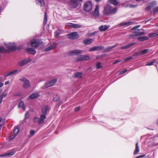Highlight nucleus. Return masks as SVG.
<instances>
[{"label":"nucleus","mask_w":158,"mask_h":158,"mask_svg":"<svg viewBox=\"0 0 158 158\" xmlns=\"http://www.w3.org/2000/svg\"><path fill=\"white\" fill-rule=\"evenodd\" d=\"M158 35V33L156 32L149 34L148 36L150 38H153Z\"/></svg>","instance_id":"7c9ffc66"},{"label":"nucleus","mask_w":158,"mask_h":158,"mask_svg":"<svg viewBox=\"0 0 158 158\" xmlns=\"http://www.w3.org/2000/svg\"><path fill=\"white\" fill-rule=\"evenodd\" d=\"M39 96V94L37 93L34 92L29 96V97L31 99H33L37 98Z\"/></svg>","instance_id":"4be33fe9"},{"label":"nucleus","mask_w":158,"mask_h":158,"mask_svg":"<svg viewBox=\"0 0 158 158\" xmlns=\"http://www.w3.org/2000/svg\"><path fill=\"white\" fill-rule=\"evenodd\" d=\"M92 42V39H90V38H88L87 39H86L85 40H84L83 41V43L85 44V45H88L91 43Z\"/></svg>","instance_id":"b1692460"},{"label":"nucleus","mask_w":158,"mask_h":158,"mask_svg":"<svg viewBox=\"0 0 158 158\" xmlns=\"http://www.w3.org/2000/svg\"><path fill=\"white\" fill-rule=\"evenodd\" d=\"M156 124L157 126H158V118L156 121Z\"/></svg>","instance_id":"69168bd1"},{"label":"nucleus","mask_w":158,"mask_h":158,"mask_svg":"<svg viewBox=\"0 0 158 158\" xmlns=\"http://www.w3.org/2000/svg\"><path fill=\"white\" fill-rule=\"evenodd\" d=\"M146 156V155H141V156H137V157H136L135 158H142L144 156Z\"/></svg>","instance_id":"bf43d9fd"},{"label":"nucleus","mask_w":158,"mask_h":158,"mask_svg":"<svg viewBox=\"0 0 158 158\" xmlns=\"http://www.w3.org/2000/svg\"><path fill=\"white\" fill-rule=\"evenodd\" d=\"M31 60L30 59H25L19 61L18 63V64L19 66H23L25 65L28 63Z\"/></svg>","instance_id":"f8f14e48"},{"label":"nucleus","mask_w":158,"mask_h":158,"mask_svg":"<svg viewBox=\"0 0 158 158\" xmlns=\"http://www.w3.org/2000/svg\"><path fill=\"white\" fill-rule=\"evenodd\" d=\"M158 145V143H153V144H152V146H156Z\"/></svg>","instance_id":"680f3d73"},{"label":"nucleus","mask_w":158,"mask_h":158,"mask_svg":"<svg viewBox=\"0 0 158 158\" xmlns=\"http://www.w3.org/2000/svg\"><path fill=\"white\" fill-rule=\"evenodd\" d=\"M18 71V70H14L11 72H10L9 73H6V74L5 75V76L6 77H7L10 76L12 74H14V73H16V72H17Z\"/></svg>","instance_id":"c756f323"},{"label":"nucleus","mask_w":158,"mask_h":158,"mask_svg":"<svg viewBox=\"0 0 158 158\" xmlns=\"http://www.w3.org/2000/svg\"><path fill=\"white\" fill-rule=\"evenodd\" d=\"M49 109V107L47 106H45L42 107L41 111L42 114L40 115V123H42L44 122V119L46 118L47 111Z\"/></svg>","instance_id":"f03ea898"},{"label":"nucleus","mask_w":158,"mask_h":158,"mask_svg":"<svg viewBox=\"0 0 158 158\" xmlns=\"http://www.w3.org/2000/svg\"><path fill=\"white\" fill-rule=\"evenodd\" d=\"M6 6V2L3 3L0 6V9L3 11Z\"/></svg>","instance_id":"72a5a7b5"},{"label":"nucleus","mask_w":158,"mask_h":158,"mask_svg":"<svg viewBox=\"0 0 158 158\" xmlns=\"http://www.w3.org/2000/svg\"><path fill=\"white\" fill-rule=\"evenodd\" d=\"M56 81L57 79H53L48 82L45 83V87H48L52 86L54 85V84L56 82Z\"/></svg>","instance_id":"ddd939ff"},{"label":"nucleus","mask_w":158,"mask_h":158,"mask_svg":"<svg viewBox=\"0 0 158 158\" xmlns=\"http://www.w3.org/2000/svg\"><path fill=\"white\" fill-rule=\"evenodd\" d=\"M82 53V51L80 50H75L69 52L68 54L69 56H77Z\"/></svg>","instance_id":"6e6552de"},{"label":"nucleus","mask_w":158,"mask_h":158,"mask_svg":"<svg viewBox=\"0 0 158 158\" xmlns=\"http://www.w3.org/2000/svg\"><path fill=\"white\" fill-rule=\"evenodd\" d=\"M59 99V97L58 96L56 95L54 98L53 101L54 102H56L58 101Z\"/></svg>","instance_id":"09e8293b"},{"label":"nucleus","mask_w":158,"mask_h":158,"mask_svg":"<svg viewBox=\"0 0 158 158\" xmlns=\"http://www.w3.org/2000/svg\"><path fill=\"white\" fill-rule=\"evenodd\" d=\"M118 9V8L116 7L112 8L111 6L107 5L104 7L103 13L104 15L106 16L114 15L116 13Z\"/></svg>","instance_id":"f257e3e1"},{"label":"nucleus","mask_w":158,"mask_h":158,"mask_svg":"<svg viewBox=\"0 0 158 158\" xmlns=\"http://www.w3.org/2000/svg\"><path fill=\"white\" fill-rule=\"evenodd\" d=\"M6 46L9 49L11 50H15L17 49L16 45L15 44L10 45L7 44Z\"/></svg>","instance_id":"a211bd4d"},{"label":"nucleus","mask_w":158,"mask_h":158,"mask_svg":"<svg viewBox=\"0 0 158 158\" xmlns=\"http://www.w3.org/2000/svg\"><path fill=\"white\" fill-rule=\"evenodd\" d=\"M99 6L98 5H97L95 6L94 15L96 17H97L99 16Z\"/></svg>","instance_id":"aec40b11"},{"label":"nucleus","mask_w":158,"mask_h":158,"mask_svg":"<svg viewBox=\"0 0 158 158\" xmlns=\"http://www.w3.org/2000/svg\"><path fill=\"white\" fill-rule=\"evenodd\" d=\"M156 61V59H155L153 60L149 63H147L145 65L147 66H150L152 65L153 64L155 63Z\"/></svg>","instance_id":"58836bf2"},{"label":"nucleus","mask_w":158,"mask_h":158,"mask_svg":"<svg viewBox=\"0 0 158 158\" xmlns=\"http://www.w3.org/2000/svg\"><path fill=\"white\" fill-rule=\"evenodd\" d=\"M137 36L135 32L134 31L132 32V33L130 35L129 37L130 39H133L136 38Z\"/></svg>","instance_id":"f704fd0d"},{"label":"nucleus","mask_w":158,"mask_h":158,"mask_svg":"<svg viewBox=\"0 0 158 158\" xmlns=\"http://www.w3.org/2000/svg\"><path fill=\"white\" fill-rule=\"evenodd\" d=\"M18 107L19 108L22 107L23 111H24L25 110V107L24 105V103L22 101L19 103Z\"/></svg>","instance_id":"bb28decb"},{"label":"nucleus","mask_w":158,"mask_h":158,"mask_svg":"<svg viewBox=\"0 0 158 158\" xmlns=\"http://www.w3.org/2000/svg\"><path fill=\"white\" fill-rule=\"evenodd\" d=\"M7 95V93H3L0 96V97L1 98H2V99H3V98H6Z\"/></svg>","instance_id":"de8ad7c7"},{"label":"nucleus","mask_w":158,"mask_h":158,"mask_svg":"<svg viewBox=\"0 0 158 158\" xmlns=\"http://www.w3.org/2000/svg\"><path fill=\"white\" fill-rule=\"evenodd\" d=\"M36 2L37 4L41 6H43L45 4L43 0H36Z\"/></svg>","instance_id":"393cba45"},{"label":"nucleus","mask_w":158,"mask_h":158,"mask_svg":"<svg viewBox=\"0 0 158 158\" xmlns=\"http://www.w3.org/2000/svg\"><path fill=\"white\" fill-rule=\"evenodd\" d=\"M156 137H158V133L156 135Z\"/></svg>","instance_id":"774afa93"},{"label":"nucleus","mask_w":158,"mask_h":158,"mask_svg":"<svg viewBox=\"0 0 158 158\" xmlns=\"http://www.w3.org/2000/svg\"><path fill=\"white\" fill-rule=\"evenodd\" d=\"M3 11V10H2L1 9H0V13L2 12Z\"/></svg>","instance_id":"338daca9"},{"label":"nucleus","mask_w":158,"mask_h":158,"mask_svg":"<svg viewBox=\"0 0 158 158\" xmlns=\"http://www.w3.org/2000/svg\"><path fill=\"white\" fill-rule=\"evenodd\" d=\"M141 54L140 52V51H139L137 52H135L134 53L133 55V56H141Z\"/></svg>","instance_id":"a18cd8bd"},{"label":"nucleus","mask_w":158,"mask_h":158,"mask_svg":"<svg viewBox=\"0 0 158 158\" xmlns=\"http://www.w3.org/2000/svg\"><path fill=\"white\" fill-rule=\"evenodd\" d=\"M139 151V147L138 145V143L137 142L135 145V148L134 152L133 154L136 155L138 154Z\"/></svg>","instance_id":"412c9836"},{"label":"nucleus","mask_w":158,"mask_h":158,"mask_svg":"<svg viewBox=\"0 0 158 158\" xmlns=\"http://www.w3.org/2000/svg\"><path fill=\"white\" fill-rule=\"evenodd\" d=\"M53 48V45L51 44H49L48 46L44 49V51L45 52L49 51L52 50Z\"/></svg>","instance_id":"473e14b6"},{"label":"nucleus","mask_w":158,"mask_h":158,"mask_svg":"<svg viewBox=\"0 0 158 158\" xmlns=\"http://www.w3.org/2000/svg\"><path fill=\"white\" fill-rule=\"evenodd\" d=\"M134 23L133 21H129L127 22H123L117 25V26H119V27L122 26H127L132 25Z\"/></svg>","instance_id":"4468645a"},{"label":"nucleus","mask_w":158,"mask_h":158,"mask_svg":"<svg viewBox=\"0 0 158 158\" xmlns=\"http://www.w3.org/2000/svg\"><path fill=\"white\" fill-rule=\"evenodd\" d=\"M43 42L40 39H33L31 41V46L36 48L43 45Z\"/></svg>","instance_id":"7ed1b4c3"},{"label":"nucleus","mask_w":158,"mask_h":158,"mask_svg":"<svg viewBox=\"0 0 158 158\" xmlns=\"http://www.w3.org/2000/svg\"><path fill=\"white\" fill-rule=\"evenodd\" d=\"M3 85V83H0V88L2 87Z\"/></svg>","instance_id":"0e129e2a"},{"label":"nucleus","mask_w":158,"mask_h":158,"mask_svg":"<svg viewBox=\"0 0 158 158\" xmlns=\"http://www.w3.org/2000/svg\"><path fill=\"white\" fill-rule=\"evenodd\" d=\"M104 47L102 46L94 47L89 49V51H99L103 49Z\"/></svg>","instance_id":"2eb2a0df"},{"label":"nucleus","mask_w":158,"mask_h":158,"mask_svg":"<svg viewBox=\"0 0 158 158\" xmlns=\"http://www.w3.org/2000/svg\"><path fill=\"white\" fill-rule=\"evenodd\" d=\"M90 58L89 56L85 55H82L77 57V61H79L84 60H88Z\"/></svg>","instance_id":"9d476101"},{"label":"nucleus","mask_w":158,"mask_h":158,"mask_svg":"<svg viewBox=\"0 0 158 158\" xmlns=\"http://www.w3.org/2000/svg\"><path fill=\"white\" fill-rule=\"evenodd\" d=\"M140 25L132 27L131 29V30H134V32L137 36H141L145 34L144 31L142 29H137L140 27Z\"/></svg>","instance_id":"20e7f679"},{"label":"nucleus","mask_w":158,"mask_h":158,"mask_svg":"<svg viewBox=\"0 0 158 158\" xmlns=\"http://www.w3.org/2000/svg\"><path fill=\"white\" fill-rule=\"evenodd\" d=\"M40 118H37L35 117L33 119V121L34 122H38V123L39 125H40L42 123H40Z\"/></svg>","instance_id":"4c0bfd02"},{"label":"nucleus","mask_w":158,"mask_h":158,"mask_svg":"<svg viewBox=\"0 0 158 158\" xmlns=\"http://www.w3.org/2000/svg\"><path fill=\"white\" fill-rule=\"evenodd\" d=\"M121 60H115L114 62L113 63V65H115V64H117V63H118V62H120V61H121Z\"/></svg>","instance_id":"864d4df0"},{"label":"nucleus","mask_w":158,"mask_h":158,"mask_svg":"<svg viewBox=\"0 0 158 158\" xmlns=\"http://www.w3.org/2000/svg\"><path fill=\"white\" fill-rule=\"evenodd\" d=\"M116 46V45H114L113 46H112L109 47L107 48V49H106V50H110V49H111L114 48Z\"/></svg>","instance_id":"5fc2aeb1"},{"label":"nucleus","mask_w":158,"mask_h":158,"mask_svg":"<svg viewBox=\"0 0 158 158\" xmlns=\"http://www.w3.org/2000/svg\"><path fill=\"white\" fill-rule=\"evenodd\" d=\"M157 4V2L156 1L153 0L149 3L146 9L148 10H150L152 8L156 6Z\"/></svg>","instance_id":"9b49d317"},{"label":"nucleus","mask_w":158,"mask_h":158,"mask_svg":"<svg viewBox=\"0 0 158 158\" xmlns=\"http://www.w3.org/2000/svg\"><path fill=\"white\" fill-rule=\"evenodd\" d=\"M82 1V0H70L69 5L71 8H74L77 7L78 4Z\"/></svg>","instance_id":"0eeeda50"},{"label":"nucleus","mask_w":158,"mask_h":158,"mask_svg":"<svg viewBox=\"0 0 158 158\" xmlns=\"http://www.w3.org/2000/svg\"><path fill=\"white\" fill-rule=\"evenodd\" d=\"M15 153V152L14 151L11 152H8L7 154L5 155H1L0 156V157H5L7 156H12L14 155Z\"/></svg>","instance_id":"2f4dec72"},{"label":"nucleus","mask_w":158,"mask_h":158,"mask_svg":"<svg viewBox=\"0 0 158 158\" xmlns=\"http://www.w3.org/2000/svg\"><path fill=\"white\" fill-rule=\"evenodd\" d=\"M109 2L114 5H116L118 4L116 0H109Z\"/></svg>","instance_id":"37998d69"},{"label":"nucleus","mask_w":158,"mask_h":158,"mask_svg":"<svg viewBox=\"0 0 158 158\" xmlns=\"http://www.w3.org/2000/svg\"><path fill=\"white\" fill-rule=\"evenodd\" d=\"M158 12V6L153 9L152 12L153 14H155Z\"/></svg>","instance_id":"c03bdc74"},{"label":"nucleus","mask_w":158,"mask_h":158,"mask_svg":"<svg viewBox=\"0 0 158 158\" xmlns=\"http://www.w3.org/2000/svg\"><path fill=\"white\" fill-rule=\"evenodd\" d=\"M138 39L139 41H142L148 40L149 38L148 37L144 36L142 37H138Z\"/></svg>","instance_id":"cd10ccee"},{"label":"nucleus","mask_w":158,"mask_h":158,"mask_svg":"<svg viewBox=\"0 0 158 158\" xmlns=\"http://www.w3.org/2000/svg\"><path fill=\"white\" fill-rule=\"evenodd\" d=\"M135 44V43H131L121 47L120 48L121 49H124L129 48L133 46Z\"/></svg>","instance_id":"f3484780"},{"label":"nucleus","mask_w":158,"mask_h":158,"mask_svg":"<svg viewBox=\"0 0 158 158\" xmlns=\"http://www.w3.org/2000/svg\"><path fill=\"white\" fill-rule=\"evenodd\" d=\"M127 71H128V70L127 69L122 70L120 72L119 74H123L125 73Z\"/></svg>","instance_id":"603ef678"},{"label":"nucleus","mask_w":158,"mask_h":158,"mask_svg":"<svg viewBox=\"0 0 158 158\" xmlns=\"http://www.w3.org/2000/svg\"><path fill=\"white\" fill-rule=\"evenodd\" d=\"M29 116V113L28 112H27L25 115V118L27 119L28 118Z\"/></svg>","instance_id":"6e6d98bb"},{"label":"nucleus","mask_w":158,"mask_h":158,"mask_svg":"<svg viewBox=\"0 0 158 158\" xmlns=\"http://www.w3.org/2000/svg\"><path fill=\"white\" fill-rule=\"evenodd\" d=\"M9 81H6V82H5V85H8V84H9Z\"/></svg>","instance_id":"e2e57ef3"},{"label":"nucleus","mask_w":158,"mask_h":158,"mask_svg":"<svg viewBox=\"0 0 158 158\" xmlns=\"http://www.w3.org/2000/svg\"><path fill=\"white\" fill-rule=\"evenodd\" d=\"M19 128L18 127H16L15 128L14 131H13V133L14 135V137H12V136H10V139H12L14 138L15 135H17L19 133Z\"/></svg>","instance_id":"5701e85b"},{"label":"nucleus","mask_w":158,"mask_h":158,"mask_svg":"<svg viewBox=\"0 0 158 158\" xmlns=\"http://www.w3.org/2000/svg\"><path fill=\"white\" fill-rule=\"evenodd\" d=\"M96 65V67L98 69H101L103 67V66L101 65V63L100 62H98Z\"/></svg>","instance_id":"49530a36"},{"label":"nucleus","mask_w":158,"mask_h":158,"mask_svg":"<svg viewBox=\"0 0 158 158\" xmlns=\"http://www.w3.org/2000/svg\"><path fill=\"white\" fill-rule=\"evenodd\" d=\"M80 108L79 106H77L75 108V110L76 111H77L80 110Z\"/></svg>","instance_id":"13d9d810"},{"label":"nucleus","mask_w":158,"mask_h":158,"mask_svg":"<svg viewBox=\"0 0 158 158\" xmlns=\"http://www.w3.org/2000/svg\"><path fill=\"white\" fill-rule=\"evenodd\" d=\"M92 3L90 1L86 2L84 4V9L87 12L90 11L92 10Z\"/></svg>","instance_id":"423d86ee"},{"label":"nucleus","mask_w":158,"mask_h":158,"mask_svg":"<svg viewBox=\"0 0 158 158\" xmlns=\"http://www.w3.org/2000/svg\"><path fill=\"white\" fill-rule=\"evenodd\" d=\"M61 33H59L57 31H55L54 32V36L55 38H57Z\"/></svg>","instance_id":"3c124183"},{"label":"nucleus","mask_w":158,"mask_h":158,"mask_svg":"<svg viewBox=\"0 0 158 158\" xmlns=\"http://www.w3.org/2000/svg\"><path fill=\"white\" fill-rule=\"evenodd\" d=\"M82 76V73L80 72H78L75 74V77L76 78L80 77Z\"/></svg>","instance_id":"a19ab883"},{"label":"nucleus","mask_w":158,"mask_h":158,"mask_svg":"<svg viewBox=\"0 0 158 158\" xmlns=\"http://www.w3.org/2000/svg\"><path fill=\"white\" fill-rule=\"evenodd\" d=\"M19 80L23 82V87L25 89L30 88L31 86L29 81L24 77H21Z\"/></svg>","instance_id":"39448f33"},{"label":"nucleus","mask_w":158,"mask_h":158,"mask_svg":"<svg viewBox=\"0 0 158 158\" xmlns=\"http://www.w3.org/2000/svg\"><path fill=\"white\" fill-rule=\"evenodd\" d=\"M4 121L2 119L0 118V130L2 126L3 125Z\"/></svg>","instance_id":"8fccbe9b"},{"label":"nucleus","mask_w":158,"mask_h":158,"mask_svg":"<svg viewBox=\"0 0 158 158\" xmlns=\"http://www.w3.org/2000/svg\"><path fill=\"white\" fill-rule=\"evenodd\" d=\"M133 57V56H130L128 58H126L125 60V61L127 62V61L128 60L131 59Z\"/></svg>","instance_id":"4d7b16f0"},{"label":"nucleus","mask_w":158,"mask_h":158,"mask_svg":"<svg viewBox=\"0 0 158 158\" xmlns=\"http://www.w3.org/2000/svg\"><path fill=\"white\" fill-rule=\"evenodd\" d=\"M18 71V70H14L11 72H10L9 73H6V74L5 75V76L6 77H7L10 76L12 74H14V73H16V72H17Z\"/></svg>","instance_id":"c85d7f7f"},{"label":"nucleus","mask_w":158,"mask_h":158,"mask_svg":"<svg viewBox=\"0 0 158 158\" xmlns=\"http://www.w3.org/2000/svg\"><path fill=\"white\" fill-rule=\"evenodd\" d=\"M35 131L34 130H31L30 132V135H28L27 136L28 138H31V137L33 136L35 133Z\"/></svg>","instance_id":"c9c22d12"},{"label":"nucleus","mask_w":158,"mask_h":158,"mask_svg":"<svg viewBox=\"0 0 158 158\" xmlns=\"http://www.w3.org/2000/svg\"><path fill=\"white\" fill-rule=\"evenodd\" d=\"M67 25L69 27L73 28H79L81 27V25L78 24H73L71 23H67Z\"/></svg>","instance_id":"dca6fc26"},{"label":"nucleus","mask_w":158,"mask_h":158,"mask_svg":"<svg viewBox=\"0 0 158 158\" xmlns=\"http://www.w3.org/2000/svg\"><path fill=\"white\" fill-rule=\"evenodd\" d=\"M106 25H102L99 27V29L100 31H104L106 30L109 28Z\"/></svg>","instance_id":"a878e982"},{"label":"nucleus","mask_w":158,"mask_h":158,"mask_svg":"<svg viewBox=\"0 0 158 158\" xmlns=\"http://www.w3.org/2000/svg\"><path fill=\"white\" fill-rule=\"evenodd\" d=\"M6 52V50L5 47H0V52Z\"/></svg>","instance_id":"79ce46f5"},{"label":"nucleus","mask_w":158,"mask_h":158,"mask_svg":"<svg viewBox=\"0 0 158 158\" xmlns=\"http://www.w3.org/2000/svg\"><path fill=\"white\" fill-rule=\"evenodd\" d=\"M130 7H132V8L135 7L136 6L135 5H133L132 4H130Z\"/></svg>","instance_id":"052dcab7"},{"label":"nucleus","mask_w":158,"mask_h":158,"mask_svg":"<svg viewBox=\"0 0 158 158\" xmlns=\"http://www.w3.org/2000/svg\"><path fill=\"white\" fill-rule=\"evenodd\" d=\"M27 51L28 53L32 55L35 54L36 52L35 49L31 48H27Z\"/></svg>","instance_id":"6ab92c4d"},{"label":"nucleus","mask_w":158,"mask_h":158,"mask_svg":"<svg viewBox=\"0 0 158 158\" xmlns=\"http://www.w3.org/2000/svg\"><path fill=\"white\" fill-rule=\"evenodd\" d=\"M148 49H144L140 51L141 55H142L146 54L148 52Z\"/></svg>","instance_id":"e433bc0d"},{"label":"nucleus","mask_w":158,"mask_h":158,"mask_svg":"<svg viewBox=\"0 0 158 158\" xmlns=\"http://www.w3.org/2000/svg\"><path fill=\"white\" fill-rule=\"evenodd\" d=\"M68 38L71 39H76L78 38V35L77 32H73L67 35Z\"/></svg>","instance_id":"1a4fd4ad"},{"label":"nucleus","mask_w":158,"mask_h":158,"mask_svg":"<svg viewBox=\"0 0 158 158\" xmlns=\"http://www.w3.org/2000/svg\"><path fill=\"white\" fill-rule=\"evenodd\" d=\"M47 14L46 12H45V14L44 16V25L46 24L47 20Z\"/></svg>","instance_id":"ea45409f"}]
</instances>
